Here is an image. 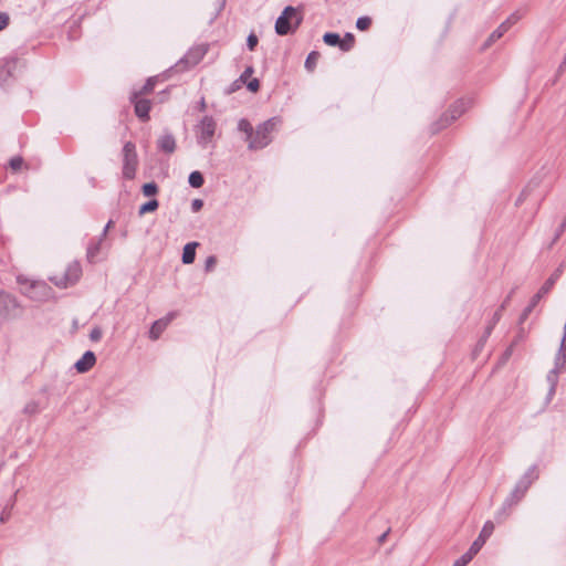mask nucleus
Listing matches in <instances>:
<instances>
[{
  "instance_id": "obj_1",
  "label": "nucleus",
  "mask_w": 566,
  "mask_h": 566,
  "mask_svg": "<svg viewBox=\"0 0 566 566\" xmlns=\"http://www.w3.org/2000/svg\"><path fill=\"white\" fill-rule=\"evenodd\" d=\"M281 123L280 118L273 117L260 124L249 138V149L258 150L266 147L272 142L271 134L279 128Z\"/></svg>"
},
{
  "instance_id": "obj_2",
  "label": "nucleus",
  "mask_w": 566,
  "mask_h": 566,
  "mask_svg": "<svg viewBox=\"0 0 566 566\" xmlns=\"http://www.w3.org/2000/svg\"><path fill=\"white\" fill-rule=\"evenodd\" d=\"M301 12L293 8L286 7L275 23V31L279 35H286L294 32L302 22Z\"/></svg>"
},
{
  "instance_id": "obj_3",
  "label": "nucleus",
  "mask_w": 566,
  "mask_h": 566,
  "mask_svg": "<svg viewBox=\"0 0 566 566\" xmlns=\"http://www.w3.org/2000/svg\"><path fill=\"white\" fill-rule=\"evenodd\" d=\"M82 276V266L80 262H71L65 271L60 274H54L51 281L59 287L66 289L74 285Z\"/></svg>"
},
{
  "instance_id": "obj_4",
  "label": "nucleus",
  "mask_w": 566,
  "mask_h": 566,
  "mask_svg": "<svg viewBox=\"0 0 566 566\" xmlns=\"http://www.w3.org/2000/svg\"><path fill=\"white\" fill-rule=\"evenodd\" d=\"M566 369V338L563 339L558 354L555 358V367L547 375V381L549 382L548 399L555 394L558 375Z\"/></svg>"
},
{
  "instance_id": "obj_5",
  "label": "nucleus",
  "mask_w": 566,
  "mask_h": 566,
  "mask_svg": "<svg viewBox=\"0 0 566 566\" xmlns=\"http://www.w3.org/2000/svg\"><path fill=\"white\" fill-rule=\"evenodd\" d=\"M138 159L135 144L127 142L123 147V176L125 179L132 180L136 176Z\"/></svg>"
},
{
  "instance_id": "obj_6",
  "label": "nucleus",
  "mask_w": 566,
  "mask_h": 566,
  "mask_svg": "<svg viewBox=\"0 0 566 566\" xmlns=\"http://www.w3.org/2000/svg\"><path fill=\"white\" fill-rule=\"evenodd\" d=\"M537 476L538 474L536 468H530L523 478L517 482L516 486L510 495L509 501L512 504L520 502L527 492L531 484L537 479Z\"/></svg>"
},
{
  "instance_id": "obj_7",
  "label": "nucleus",
  "mask_w": 566,
  "mask_h": 566,
  "mask_svg": "<svg viewBox=\"0 0 566 566\" xmlns=\"http://www.w3.org/2000/svg\"><path fill=\"white\" fill-rule=\"evenodd\" d=\"M216 127H217V124L212 117H209V116L203 117V119L201 120V123L199 125V130H198V135H197L198 143L201 146L206 147L209 143H211V140L214 136V133H216Z\"/></svg>"
},
{
  "instance_id": "obj_8",
  "label": "nucleus",
  "mask_w": 566,
  "mask_h": 566,
  "mask_svg": "<svg viewBox=\"0 0 566 566\" xmlns=\"http://www.w3.org/2000/svg\"><path fill=\"white\" fill-rule=\"evenodd\" d=\"M17 300L9 293L0 292V317L8 319L14 317L18 311Z\"/></svg>"
},
{
  "instance_id": "obj_9",
  "label": "nucleus",
  "mask_w": 566,
  "mask_h": 566,
  "mask_svg": "<svg viewBox=\"0 0 566 566\" xmlns=\"http://www.w3.org/2000/svg\"><path fill=\"white\" fill-rule=\"evenodd\" d=\"M130 102L134 104L136 116L143 122L149 120L150 101L138 94H132Z\"/></svg>"
},
{
  "instance_id": "obj_10",
  "label": "nucleus",
  "mask_w": 566,
  "mask_h": 566,
  "mask_svg": "<svg viewBox=\"0 0 566 566\" xmlns=\"http://www.w3.org/2000/svg\"><path fill=\"white\" fill-rule=\"evenodd\" d=\"M176 316L177 313L171 312L167 314L165 317L154 322L149 331V337L154 340L158 339L160 335L164 333V331L167 328V326L176 318Z\"/></svg>"
},
{
  "instance_id": "obj_11",
  "label": "nucleus",
  "mask_w": 566,
  "mask_h": 566,
  "mask_svg": "<svg viewBox=\"0 0 566 566\" xmlns=\"http://www.w3.org/2000/svg\"><path fill=\"white\" fill-rule=\"evenodd\" d=\"M494 531V524L491 521H488L478 538L472 543L471 548L473 553H479L482 546L485 544L486 539L492 535Z\"/></svg>"
},
{
  "instance_id": "obj_12",
  "label": "nucleus",
  "mask_w": 566,
  "mask_h": 566,
  "mask_svg": "<svg viewBox=\"0 0 566 566\" xmlns=\"http://www.w3.org/2000/svg\"><path fill=\"white\" fill-rule=\"evenodd\" d=\"M96 363V357L93 352H86L80 360L76 361L75 368L78 373L88 371Z\"/></svg>"
},
{
  "instance_id": "obj_13",
  "label": "nucleus",
  "mask_w": 566,
  "mask_h": 566,
  "mask_svg": "<svg viewBox=\"0 0 566 566\" xmlns=\"http://www.w3.org/2000/svg\"><path fill=\"white\" fill-rule=\"evenodd\" d=\"M104 240L105 238L101 235L98 239L91 241V243L88 244L87 260L90 263H95L98 260V255Z\"/></svg>"
},
{
  "instance_id": "obj_14",
  "label": "nucleus",
  "mask_w": 566,
  "mask_h": 566,
  "mask_svg": "<svg viewBox=\"0 0 566 566\" xmlns=\"http://www.w3.org/2000/svg\"><path fill=\"white\" fill-rule=\"evenodd\" d=\"M158 148L167 154H171L176 149V142L172 135L166 134L158 139Z\"/></svg>"
},
{
  "instance_id": "obj_15",
  "label": "nucleus",
  "mask_w": 566,
  "mask_h": 566,
  "mask_svg": "<svg viewBox=\"0 0 566 566\" xmlns=\"http://www.w3.org/2000/svg\"><path fill=\"white\" fill-rule=\"evenodd\" d=\"M197 247H198L197 242H190L185 245L184 252H182V262L185 264H191L195 261Z\"/></svg>"
},
{
  "instance_id": "obj_16",
  "label": "nucleus",
  "mask_w": 566,
  "mask_h": 566,
  "mask_svg": "<svg viewBox=\"0 0 566 566\" xmlns=\"http://www.w3.org/2000/svg\"><path fill=\"white\" fill-rule=\"evenodd\" d=\"M157 77H149L139 91H135L132 94H138L139 96H147L153 93Z\"/></svg>"
},
{
  "instance_id": "obj_17",
  "label": "nucleus",
  "mask_w": 566,
  "mask_h": 566,
  "mask_svg": "<svg viewBox=\"0 0 566 566\" xmlns=\"http://www.w3.org/2000/svg\"><path fill=\"white\" fill-rule=\"evenodd\" d=\"M560 275V270H557L555 273L551 275V277L544 283V285L541 287L539 292L542 294H547L552 287L554 286L555 282L558 280Z\"/></svg>"
},
{
  "instance_id": "obj_18",
  "label": "nucleus",
  "mask_w": 566,
  "mask_h": 566,
  "mask_svg": "<svg viewBox=\"0 0 566 566\" xmlns=\"http://www.w3.org/2000/svg\"><path fill=\"white\" fill-rule=\"evenodd\" d=\"M355 44V36L352 33H346L343 39H340L339 49L344 52H348L353 49Z\"/></svg>"
},
{
  "instance_id": "obj_19",
  "label": "nucleus",
  "mask_w": 566,
  "mask_h": 566,
  "mask_svg": "<svg viewBox=\"0 0 566 566\" xmlns=\"http://www.w3.org/2000/svg\"><path fill=\"white\" fill-rule=\"evenodd\" d=\"M476 554L478 553H473L472 548L470 547L465 554H463L460 558H458L454 562L453 566H467Z\"/></svg>"
},
{
  "instance_id": "obj_20",
  "label": "nucleus",
  "mask_w": 566,
  "mask_h": 566,
  "mask_svg": "<svg viewBox=\"0 0 566 566\" xmlns=\"http://www.w3.org/2000/svg\"><path fill=\"white\" fill-rule=\"evenodd\" d=\"M319 59V53L316 51H313L308 54L306 61H305V67L307 71L312 72L316 67L317 61Z\"/></svg>"
},
{
  "instance_id": "obj_21",
  "label": "nucleus",
  "mask_w": 566,
  "mask_h": 566,
  "mask_svg": "<svg viewBox=\"0 0 566 566\" xmlns=\"http://www.w3.org/2000/svg\"><path fill=\"white\" fill-rule=\"evenodd\" d=\"M205 182L203 176L199 171H193L189 176V184L193 188H200Z\"/></svg>"
},
{
  "instance_id": "obj_22",
  "label": "nucleus",
  "mask_w": 566,
  "mask_h": 566,
  "mask_svg": "<svg viewBox=\"0 0 566 566\" xmlns=\"http://www.w3.org/2000/svg\"><path fill=\"white\" fill-rule=\"evenodd\" d=\"M238 128L240 132H243L247 135V142H249V138L254 130L251 123L248 119L243 118L239 122Z\"/></svg>"
},
{
  "instance_id": "obj_23",
  "label": "nucleus",
  "mask_w": 566,
  "mask_h": 566,
  "mask_svg": "<svg viewBox=\"0 0 566 566\" xmlns=\"http://www.w3.org/2000/svg\"><path fill=\"white\" fill-rule=\"evenodd\" d=\"M157 208H158V201L156 199H153V200L144 203L143 206H140L138 213H139V216H143L148 212H154L155 210H157Z\"/></svg>"
},
{
  "instance_id": "obj_24",
  "label": "nucleus",
  "mask_w": 566,
  "mask_h": 566,
  "mask_svg": "<svg viewBox=\"0 0 566 566\" xmlns=\"http://www.w3.org/2000/svg\"><path fill=\"white\" fill-rule=\"evenodd\" d=\"M324 42L331 46H339L340 36L337 33H325L323 36Z\"/></svg>"
},
{
  "instance_id": "obj_25",
  "label": "nucleus",
  "mask_w": 566,
  "mask_h": 566,
  "mask_svg": "<svg viewBox=\"0 0 566 566\" xmlns=\"http://www.w3.org/2000/svg\"><path fill=\"white\" fill-rule=\"evenodd\" d=\"M144 196L151 197L158 192V186L155 182L145 184L142 188Z\"/></svg>"
},
{
  "instance_id": "obj_26",
  "label": "nucleus",
  "mask_w": 566,
  "mask_h": 566,
  "mask_svg": "<svg viewBox=\"0 0 566 566\" xmlns=\"http://www.w3.org/2000/svg\"><path fill=\"white\" fill-rule=\"evenodd\" d=\"M525 11L517 10L514 13H512L504 22L509 24V28L514 25L518 20H521L524 15Z\"/></svg>"
},
{
  "instance_id": "obj_27",
  "label": "nucleus",
  "mask_w": 566,
  "mask_h": 566,
  "mask_svg": "<svg viewBox=\"0 0 566 566\" xmlns=\"http://www.w3.org/2000/svg\"><path fill=\"white\" fill-rule=\"evenodd\" d=\"M371 25V19L369 17H361L357 20L356 27L360 31H367Z\"/></svg>"
},
{
  "instance_id": "obj_28",
  "label": "nucleus",
  "mask_w": 566,
  "mask_h": 566,
  "mask_svg": "<svg viewBox=\"0 0 566 566\" xmlns=\"http://www.w3.org/2000/svg\"><path fill=\"white\" fill-rule=\"evenodd\" d=\"M543 296H544V294H542L539 291L533 296L530 306L525 310V313H524L525 316L532 312V310L536 306V304Z\"/></svg>"
},
{
  "instance_id": "obj_29",
  "label": "nucleus",
  "mask_w": 566,
  "mask_h": 566,
  "mask_svg": "<svg viewBox=\"0 0 566 566\" xmlns=\"http://www.w3.org/2000/svg\"><path fill=\"white\" fill-rule=\"evenodd\" d=\"M23 165V159L21 157H14L9 161V166L13 171H19Z\"/></svg>"
},
{
  "instance_id": "obj_30",
  "label": "nucleus",
  "mask_w": 566,
  "mask_h": 566,
  "mask_svg": "<svg viewBox=\"0 0 566 566\" xmlns=\"http://www.w3.org/2000/svg\"><path fill=\"white\" fill-rule=\"evenodd\" d=\"M216 265H217V258L214 255H210L206 260L205 270L207 272H211L214 270Z\"/></svg>"
},
{
  "instance_id": "obj_31",
  "label": "nucleus",
  "mask_w": 566,
  "mask_h": 566,
  "mask_svg": "<svg viewBox=\"0 0 566 566\" xmlns=\"http://www.w3.org/2000/svg\"><path fill=\"white\" fill-rule=\"evenodd\" d=\"M506 303H507V300H506V301H504V303L501 305V307H500V308L494 313V316H493V324H492L491 326H489V328H488V333H490V332H491V329L493 328V325H494L496 322H499V321H500V318H501V316H502V312H503V310H504V307H505Z\"/></svg>"
},
{
  "instance_id": "obj_32",
  "label": "nucleus",
  "mask_w": 566,
  "mask_h": 566,
  "mask_svg": "<svg viewBox=\"0 0 566 566\" xmlns=\"http://www.w3.org/2000/svg\"><path fill=\"white\" fill-rule=\"evenodd\" d=\"M247 87L250 92L256 93L260 88L259 80L252 78L251 81L247 82Z\"/></svg>"
},
{
  "instance_id": "obj_33",
  "label": "nucleus",
  "mask_w": 566,
  "mask_h": 566,
  "mask_svg": "<svg viewBox=\"0 0 566 566\" xmlns=\"http://www.w3.org/2000/svg\"><path fill=\"white\" fill-rule=\"evenodd\" d=\"M258 42H259L258 36L255 34L251 33L248 36V41H247L249 50L253 51L255 49V46L258 45Z\"/></svg>"
},
{
  "instance_id": "obj_34",
  "label": "nucleus",
  "mask_w": 566,
  "mask_h": 566,
  "mask_svg": "<svg viewBox=\"0 0 566 566\" xmlns=\"http://www.w3.org/2000/svg\"><path fill=\"white\" fill-rule=\"evenodd\" d=\"M253 74V67L252 66H249L244 70V72L241 74L239 81L241 83H247L248 82V78Z\"/></svg>"
},
{
  "instance_id": "obj_35",
  "label": "nucleus",
  "mask_w": 566,
  "mask_h": 566,
  "mask_svg": "<svg viewBox=\"0 0 566 566\" xmlns=\"http://www.w3.org/2000/svg\"><path fill=\"white\" fill-rule=\"evenodd\" d=\"M9 15L4 12H0V31L4 30L9 24Z\"/></svg>"
},
{
  "instance_id": "obj_36",
  "label": "nucleus",
  "mask_w": 566,
  "mask_h": 566,
  "mask_svg": "<svg viewBox=\"0 0 566 566\" xmlns=\"http://www.w3.org/2000/svg\"><path fill=\"white\" fill-rule=\"evenodd\" d=\"M501 32H496L494 31L490 38L488 39L486 43H485V46H489L491 45L493 42L497 41L499 39H501Z\"/></svg>"
},
{
  "instance_id": "obj_37",
  "label": "nucleus",
  "mask_w": 566,
  "mask_h": 566,
  "mask_svg": "<svg viewBox=\"0 0 566 566\" xmlns=\"http://www.w3.org/2000/svg\"><path fill=\"white\" fill-rule=\"evenodd\" d=\"M90 336L92 340H99L102 337V332L98 328H95L91 332Z\"/></svg>"
},
{
  "instance_id": "obj_38",
  "label": "nucleus",
  "mask_w": 566,
  "mask_h": 566,
  "mask_svg": "<svg viewBox=\"0 0 566 566\" xmlns=\"http://www.w3.org/2000/svg\"><path fill=\"white\" fill-rule=\"evenodd\" d=\"M509 24L503 22L495 31L501 32V36H503L509 31Z\"/></svg>"
},
{
  "instance_id": "obj_39",
  "label": "nucleus",
  "mask_w": 566,
  "mask_h": 566,
  "mask_svg": "<svg viewBox=\"0 0 566 566\" xmlns=\"http://www.w3.org/2000/svg\"><path fill=\"white\" fill-rule=\"evenodd\" d=\"M201 207H202V201L201 200L196 199V200L192 201V209L195 211H198L199 209H201Z\"/></svg>"
},
{
  "instance_id": "obj_40",
  "label": "nucleus",
  "mask_w": 566,
  "mask_h": 566,
  "mask_svg": "<svg viewBox=\"0 0 566 566\" xmlns=\"http://www.w3.org/2000/svg\"><path fill=\"white\" fill-rule=\"evenodd\" d=\"M112 227H113V221H112V220H109V221L107 222V224H106V227H105V229H104L103 233H102V237L106 238L107 231H108Z\"/></svg>"
},
{
  "instance_id": "obj_41",
  "label": "nucleus",
  "mask_w": 566,
  "mask_h": 566,
  "mask_svg": "<svg viewBox=\"0 0 566 566\" xmlns=\"http://www.w3.org/2000/svg\"><path fill=\"white\" fill-rule=\"evenodd\" d=\"M44 287H45V285L41 284V283H36V284L32 285V289H44Z\"/></svg>"
},
{
  "instance_id": "obj_42",
  "label": "nucleus",
  "mask_w": 566,
  "mask_h": 566,
  "mask_svg": "<svg viewBox=\"0 0 566 566\" xmlns=\"http://www.w3.org/2000/svg\"><path fill=\"white\" fill-rule=\"evenodd\" d=\"M459 115H460V113L452 114L451 118H452V119H455Z\"/></svg>"
},
{
  "instance_id": "obj_43",
  "label": "nucleus",
  "mask_w": 566,
  "mask_h": 566,
  "mask_svg": "<svg viewBox=\"0 0 566 566\" xmlns=\"http://www.w3.org/2000/svg\"><path fill=\"white\" fill-rule=\"evenodd\" d=\"M4 518H7V515L1 516V521L4 522Z\"/></svg>"
},
{
  "instance_id": "obj_44",
  "label": "nucleus",
  "mask_w": 566,
  "mask_h": 566,
  "mask_svg": "<svg viewBox=\"0 0 566 566\" xmlns=\"http://www.w3.org/2000/svg\"><path fill=\"white\" fill-rule=\"evenodd\" d=\"M4 518H7V515L1 516V521L4 522Z\"/></svg>"
}]
</instances>
